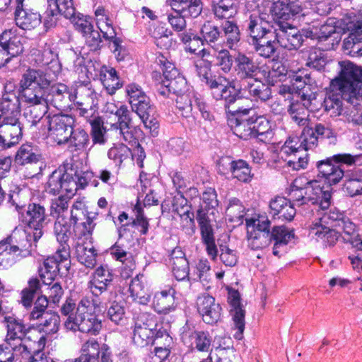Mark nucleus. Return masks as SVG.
Segmentation results:
<instances>
[{"label":"nucleus","instance_id":"obj_1","mask_svg":"<svg viewBox=\"0 0 362 362\" xmlns=\"http://www.w3.org/2000/svg\"><path fill=\"white\" fill-rule=\"evenodd\" d=\"M45 191L51 194H61L52 200L50 215L53 217L64 216L67 211L69 202L77 191V184L72 175L64 168H58L49 176L45 184Z\"/></svg>","mask_w":362,"mask_h":362},{"label":"nucleus","instance_id":"obj_2","mask_svg":"<svg viewBox=\"0 0 362 362\" xmlns=\"http://www.w3.org/2000/svg\"><path fill=\"white\" fill-rule=\"evenodd\" d=\"M20 102L16 95L0 100V147L11 148L22 139V127L18 120Z\"/></svg>","mask_w":362,"mask_h":362},{"label":"nucleus","instance_id":"obj_3","mask_svg":"<svg viewBox=\"0 0 362 362\" xmlns=\"http://www.w3.org/2000/svg\"><path fill=\"white\" fill-rule=\"evenodd\" d=\"M95 305L93 300L83 298L78 303L75 314H71L64 322L67 329L96 334L101 329V322L93 315Z\"/></svg>","mask_w":362,"mask_h":362},{"label":"nucleus","instance_id":"obj_4","mask_svg":"<svg viewBox=\"0 0 362 362\" xmlns=\"http://www.w3.org/2000/svg\"><path fill=\"white\" fill-rule=\"evenodd\" d=\"M339 65V75L332 81V86L339 88L349 100L362 98V68L349 61Z\"/></svg>","mask_w":362,"mask_h":362},{"label":"nucleus","instance_id":"obj_5","mask_svg":"<svg viewBox=\"0 0 362 362\" xmlns=\"http://www.w3.org/2000/svg\"><path fill=\"white\" fill-rule=\"evenodd\" d=\"M54 255L47 257L40 270V276L44 284H49L47 281H53L59 274H65L70 267L69 251L67 245H61Z\"/></svg>","mask_w":362,"mask_h":362},{"label":"nucleus","instance_id":"obj_6","mask_svg":"<svg viewBox=\"0 0 362 362\" xmlns=\"http://www.w3.org/2000/svg\"><path fill=\"white\" fill-rule=\"evenodd\" d=\"M361 155L351 156L349 153L334 155L332 158H327L325 160L319 161L317 164L319 173L322 175L325 182H327L329 186L339 182L344 176V171L339 166L332 164V160L335 163H342L347 165H352L356 163Z\"/></svg>","mask_w":362,"mask_h":362},{"label":"nucleus","instance_id":"obj_7","mask_svg":"<svg viewBox=\"0 0 362 362\" xmlns=\"http://www.w3.org/2000/svg\"><path fill=\"white\" fill-rule=\"evenodd\" d=\"M316 95L314 93H296L290 100L288 112L292 119L298 125L303 126L307 123L306 110L314 111L317 109Z\"/></svg>","mask_w":362,"mask_h":362},{"label":"nucleus","instance_id":"obj_8","mask_svg":"<svg viewBox=\"0 0 362 362\" xmlns=\"http://www.w3.org/2000/svg\"><path fill=\"white\" fill-rule=\"evenodd\" d=\"M74 119L67 115H55L48 119V137L57 144H65L71 136Z\"/></svg>","mask_w":362,"mask_h":362},{"label":"nucleus","instance_id":"obj_9","mask_svg":"<svg viewBox=\"0 0 362 362\" xmlns=\"http://www.w3.org/2000/svg\"><path fill=\"white\" fill-rule=\"evenodd\" d=\"M276 42L288 50L298 49L303 42V36L297 28L282 21L276 22L273 33Z\"/></svg>","mask_w":362,"mask_h":362},{"label":"nucleus","instance_id":"obj_10","mask_svg":"<svg viewBox=\"0 0 362 362\" xmlns=\"http://www.w3.org/2000/svg\"><path fill=\"white\" fill-rule=\"evenodd\" d=\"M265 16L266 14H261L258 11L245 13L243 26L252 40L263 39L273 33L274 26L266 20Z\"/></svg>","mask_w":362,"mask_h":362},{"label":"nucleus","instance_id":"obj_11","mask_svg":"<svg viewBox=\"0 0 362 362\" xmlns=\"http://www.w3.org/2000/svg\"><path fill=\"white\" fill-rule=\"evenodd\" d=\"M318 137L313 129L305 127L299 137H289L281 147L282 154L291 155L294 153H300L313 149L317 145Z\"/></svg>","mask_w":362,"mask_h":362},{"label":"nucleus","instance_id":"obj_12","mask_svg":"<svg viewBox=\"0 0 362 362\" xmlns=\"http://www.w3.org/2000/svg\"><path fill=\"white\" fill-rule=\"evenodd\" d=\"M305 194L308 202L313 205H317L315 210L317 211L318 208L324 211L328 209L330 205V186L326 185L321 180H313L308 182L305 186Z\"/></svg>","mask_w":362,"mask_h":362},{"label":"nucleus","instance_id":"obj_13","mask_svg":"<svg viewBox=\"0 0 362 362\" xmlns=\"http://www.w3.org/2000/svg\"><path fill=\"white\" fill-rule=\"evenodd\" d=\"M125 90L132 110L140 118L145 119L149 112H153V109L150 104V99L139 85L134 83H129L126 86Z\"/></svg>","mask_w":362,"mask_h":362},{"label":"nucleus","instance_id":"obj_14","mask_svg":"<svg viewBox=\"0 0 362 362\" xmlns=\"http://www.w3.org/2000/svg\"><path fill=\"white\" fill-rule=\"evenodd\" d=\"M4 322L7 327V334L6 337L7 343L11 344L14 352L20 354L27 352V346L23 343V338L26 334L25 326L21 320L16 319L13 316L5 317Z\"/></svg>","mask_w":362,"mask_h":362},{"label":"nucleus","instance_id":"obj_15","mask_svg":"<svg viewBox=\"0 0 362 362\" xmlns=\"http://www.w3.org/2000/svg\"><path fill=\"white\" fill-rule=\"evenodd\" d=\"M43 206L38 204H30L26 210L28 217V224L33 230V239L37 241L43 235V228L49 223V220Z\"/></svg>","mask_w":362,"mask_h":362},{"label":"nucleus","instance_id":"obj_16","mask_svg":"<svg viewBox=\"0 0 362 362\" xmlns=\"http://www.w3.org/2000/svg\"><path fill=\"white\" fill-rule=\"evenodd\" d=\"M228 301L230 305V313L233 322L234 328L236 332L234 337L237 339H241L245 329V312L240 303L239 293L235 290L228 291Z\"/></svg>","mask_w":362,"mask_h":362},{"label":"nucleus","instance_id":"obj_17","mask_svg":"<svg viewBox=\"0 0 362 362\" xmlns=\"http://www.w3.org/2000/svg\"><path fill=\"white\" fill-rule=\"evenodd\" d=\"M195 67L198 75L202 78L201 80L208 85L211 90L214 97L216 100H219V96L223 92V90L226 88L228 81L224 77L209 78L210 65L204 59L197 61Z\"/></svg>","mask_w":362,"mask_h":362},{"label":"nucleus","instance_id":"obj_18","mask_svg":"<svg viewBox=\"0 0 362 362\" xmlns=\"http://www.w3.org/2000/svg\"><path fill=\"white\" fill-rule=\"evenodd\" d=\"M197 304L198 311L206 323L214 324L220 320L222 309L214 297L203 294L198 298Z\"/></svg>","mask_w":362,"mask_h":362},{"label":"nucleus","instance_id":"obj_19","mask_svg":"<svg viewBox=\"0 0 362 362\" xmlns=\"http://www.w3.org/2000/svg\"><path fill=\"white\" fill-rule=\"evenodd\" d=\"M350 32L344 40V48L353 57L362 56V21H351L347 24Z\"/></svg>","mask_w":362,"mask_h":362},{"label":"nucleus","instance_id":"obj_20","mask_svg":"<svg viewBox=\"0 0 362 362\" xmlns=\"http://www.w3.org/2000/svg\"><path fill=\"white\" fill-rule=\"evenodd\" d=\"M309 235L325 247H334L340 240V232L337 228L311 223L309 226Z\"/></svg>","mask_w":362,"mask_h":362},{"label":"nucleus","instance_id":"obj_21","mask_svg":"<svg viewBox=\"0 0 362 362\" xmlns=\"http://www.w3.org/2000/svg\"><path fill=\"white\" fill-rule=\"evenodd\" d=\"M234 70L236 76L240 79L255 78L258 72L262 71V67H259L254 60L246 54L238 52L235 58Z\"/></svg>","mask_w":362,"mask_h":362},{"label":"nucleus","instance_id":"obj_22","mask_svg":"<svg viewBox=\"0 0 362 362\" xmlns=\"http://www.w3.org/2000/svg\"><path fill=\"white\" fill-rule=\"evenodd\" d=\"M3 241L14 252L16 257L23 258L30 255L31 243L25 231L15 230L9 237Z\"/></svg>","mask_w":362,"mask_h":362},{"label":"nucleus","instance_id":"obj_23","mask_svg":"<svg viewBox=\"0 0 362 362\" xmlns=\"http://www.w3.org/2000/svg\"><path fill=\"white\" fill-rule=\"evenodd\" d=\"M175 290L167 286L163 290L155 293L153 299V307L160 314H168L175 310Z\"/></svg>","mask_w":362,"mask_h":362},{"label":"nucleus","instance_id":"obj_24","mask_svg":"<svg viewBox=\"0 0 362 362\" xmlns=\"http://www.w3.org/2000/svg\"><path fill=\"white\" fill-rule=\"evenodd\" d=\"M202 211L199 212L198 223L201 229L202 240L206 247L208 256L212 259H216L218 249L215 243L214 230L208 218Z\"/></svg>","mask_w":362,"mask_h":362},{"label":"nucleus","instance_id":"obj_25","mask_svg":"<svg viewBox=\"0 0 362 362\" xmlns=\"http://www.w3.org/2000/svg\"><path fill=\"white\" fill-rule=\"evenodd\" d=\"M16 25L25 30H31L38 27L42 23V16L32 9L16 6L15 11Z\"/></svg>","mask_w":362,"mask_h":362},{"label":"nucleus","instance_id":"obj_26","mask_svg":"<svg viewBox=\"0 0 362 362\" xmlns=\"http://www.w3.org/2000/svg\"><path fill=\"white\" fill-rule=\"evenodd\" d=\"M342 98L352 102V100H349L342 94L339 88H333L331 81L323 102L325 111L329 113L331 117H337L341 115L343 111Z\"/></svg>","mask_w":362,"mask_h":362},{"label":"nucleus","instance_id":"obj_27","mask_svg":"<svg viewBox=\"0 0 362 362\" xmlns=\"http://www.w3.org/2000/svg\"><path fill=\"white\" fill-rule=\"evenodd\" d=\"M337 230L340 232V240L344 243H350L358 250H362V238L357 234L356 225L348 218L339 221Z\"/></svg>","mask_w":362,"mask_h":362},{"label":"nucleus","instance_id":"obj_28","mask_svg":"<svg viewBox=\"0 0 362 362\" xmlns=\"http://www.w3.org/2000/svg\"><path fill=\"white\" fill-rule=\"evenodd\" d=\"M51 80L42 69H28L22 75L19 83L20 88L40 87L48 88Z\"/></svg>","mask_w":362,"mask_h":362},{"label":"nucleus","instance_id":"obj_29","mask_svg":"<svg viewBox=\"0 0 362 362\" xmlns=\"http://www.w3.org/2000/svg\"><path fill=\"white\" fill-rule=\"evenodd\" d=\"M169 264L175 277L178 280H184L189 276V265L185 253L179 248H175L170 255Z\"/></svg>","mask_w":362,"mask_h":362},{"label":"nucleus","instance_id":"obj_30","mask_svg":"<svg viewBox=\"0 0 362 362\" xmlns=\"http://www.w3.org/2000/svg\"><path fill=\"white\" fill-rule=\"evenodd\" d=\"M16 29H8L0 35V42L6 51V57H10V59L20 54L23 50L21 37L16 35Z\"/></svg>","mask_w":362,"mask_h":362},{"label":"nucleus","instance_id":"obj_31","mask_svg":"<svg viewBox=\"0 0 362 362\" xmlns=\"http://www.w3.org/2000/svg\"><path fill=\"white\" fill-rule=\"evenodd\" d=\"M129 291L131 297L139 304L146 305L151 298L149 288L144 276L137 275L129 285Z\"/></svg>","mask_w":362,"mask_h":362},{"label":"nucleus","instance_id":"obj_32","mask_svg":"<svg viewBox=\"0 0 362 362\" xmlns=\"http://www.w3.org/2000/svg\"><path fill=\"white\" fill-rule=\"evenodd\" d=\"M112 280V276L107 267H99L95 271L90 281V288L92 293L98 296L106 291L108 284Z\"/></svg>","mask_w":362,"mask_h":362},{"label":"nucleus","instance_id":"obj_33","mask_svg":"<svg viewBox=\"0 0 362 362\" xmlns=\"http://www.w3.org/2000/svg\"><path fill=\"white\" fill-rule=\"evenodd\" d=\"M21 99L27 106L48 105L47 89L40 87L20 88Z\"/></svg>","mask_w":362,"mask_h":362},{"label":"nucleus","instance_id":"obj_34","mask_svg":"<svg viewBox=\"0 0 362 362\" xmlns=\"http://www.w3.org/2000/svg\"><path fill=\"white\" fill-rule=\"evenodd\" d=\"M81 351L88 356H94L100 359V362H112L109 348L105 344H100L95 339L87 340L83 344Z\"/></svg>","mask_w":362,"mask_h":362},{"label":"nucleus","instance_id":"obj_35","mask_svg":"<svg viewBox=\"0 0 362 362\" xmlns=\"http://www.w3.org/2000/svg\"><path fill=\"white\" fill-rule=\"evenodd\" d=\"M218 206L217 195L216 191L212 188L207 189L202 194V204L197 212V220L198 221L199 212L202 211L206 218L209 219V223H211L218 213L216 207Z\"/></svg>","mask_w":362,"mask_h":362},{"label":"nucleus","instance_id":"obj_36","mask_svg":"<svg viewBox=\"0 0 362 362\" xmlns=\"http://www.w3.org/2000/svg\"><path fill=\"white\" fill-rule=\"evenodd\" d=\"M99 77L107 93L112 95L122 87V83L116 70L112 67L102 66L99 71Z\"/></svg>","mask_w":362,"mask_h":362},{"label":"nucleus","instance_id":"obj_37","mask_svg":"<svg viewBox=\"0 0 362 362\" xmlns=\"http://www.w3.org/2000/svg\"><path fill=\"white\" fill-rule=\"evenodd\" d=\"M97 26L105 39H112L116 33L112 27V22L109 18L108 12L103 6H98L94 11Z\"/></svg>","mask_w":362,"mask_h":362},{"label":"nucleus","instance_id":"obj_38","mask_svg":"<svg viewBox=\"0 0 362 362\" xmlns=\"http://www.w3.org/2000/svg\"><path fill=\"white\" fill-rule=\"evenodd\" d=\"M182 339L185 344L200 351H208L211 345V340L203 332H185Z\"/></svg>","mask_w":362,"mask_h":362},{"label":"nucleus","instance_id":"obj_39","mask_svg":"<svg viewBox=\"0 0 362 362\" xmlns=\"http://www.w3.org/2000/svg\"><path fill=\"white\" fill-rule=\"evenodd\" d=\"M170 6L173 11H182L184 15L197 17L202 11L201 0H170Z\"/></svg>","mask_w":362,"mask_h":362},{"label":"nucleus","instance_id":"obj_40","mask_svg":"<svg viewBox=\"0 0 362 362\" xmlns=\"http://www.w3.org/2000/svg\"><path fill=\"white\" fill-rule=\"evenodd\" d=\"M48 105L50 104L57 108H62L69 99L70 95L68 87L63 83L52 86L49 92H47Z\"/></svg>","mask_w":362,"mask_h":362},{"label":"nucleus","instance_id":"obj_41","mask_svg":"<svg viewBox=\"0 0 362 362\" xmlns=\"http://www.w3.org/2000/svg\"><path fill=\"white\" fill-rule=\"evenodd\" d=\"M151 325L136 323L133 332V341L140 347H144L153 341L154 329Z\"/></svg>","mask_w":362,"mask_h":362},{"label":"nucleus","instance_id":"obj_42","mask_svg":"<svg viewBox=\"0 0 362 362\" xmlns=\"http://www.w3.org/2000/svg\"><path fill=\"white\" fill-rule=\"evenodd\" d=\"M253 137L258 138L260 141H269L273 137V132L269 121L262 116L253 115Z\"/></svg>","mask_w":362,"mask_h":362},{"label":"nucleus","instance_id":"obj_43","mask_svg":"<svg viewBox=\"0 0 362 362\" xmlns=\"http://www.w3.org/2000/svg\"><path fill=\"white\" fill-rule=\"evenodd\" d=\"M211 8L213 13L218 19H230L236 14L232 0H212Z\"/></svg>","mask_w":362,"mask_h":362},{"label":"nucleus","instance_id":"obj_44","mask_svg":"<svg viewBox=\"0 0 362 362\" xmlns=\"http://www.w3.org/2000/svg\"><path fill=\"white\" fill-rule=\"evenodd\" d=\"M180 39L185 45V48L187 52L197 54V52L198 51L199 53H202V57L206 56L207 52L205 49H199L203 45L202 38L192 33L190 30L181 33L180 35Z\"/></svg>","mask_w":362,"mask_h":362},{"label":"nucleus","instance_id":"obj_45","mask_svg":"<svg viewBox=\"0 0 362 362\" xmlns=\"http://www.w3.org/2000/svg\"><path fill=\"white\" fill-rule=\"evenodd\" d=\"M252 126L253 115L248 118L237 117L235 119V124L232 125V129L236 136L247 140L254 136Z\"/></svg>","mask_w":362,"mask_h":362},{"label":"nucleus","instance_id":"obj_46","mask_svg":"<svg viewBox=\"0 0 362 362\" xmlns=\"http://www.w3.org/2000/svg\"><path fill=\"white\" fill-rule=\"evenodd\" d=\"M272 11L279 19H287L290 15L293 16L300 11V8L288 0H278L273 4Z\"/></svg>","mask_w":362,"mask_h":362},{"label":"nucleus","instance_id":"obj_47","mask_svg":"<svg viewBox=\"0 0 362 362\" xmlns=\"http://www.w3.org/2000/svg\"><path fill=\"white\" fill-rule=\"evenodd\" d=\"M76 253L78 260L88 268H93L96 264L97 252L91 245L78 244Z\"/></svg>","mask_w":362,"mask_h":362},{"label":"nucleus","instance_id":"obj_48","mask_svg":"<svg viewBox=\"0 0 362 362\" xmlns=\"http://www.w3.org/2000/svg\"><path fill=\"white\" fill-rule=\"evenodd\" d=\"M226 45L230 49H235L240 40V33L236 23L227 21L223 25Z\"/></svg>","mask_w":362,"mask_h":362},{"label":"nucleus","instance_id":"obj_49","mask_svg":"<svg viewBox=\"0 0 362 362\" xmlns=\"http://www.w3.org/2000/svg\"><path fill=\"white\" fill-rule=\"evenodd\" d=\"M248 245L252 250H260L268 246L271 242V235L268 231L247 230Z\"/></svg>","mask_w":362,"mask_h":362},{"label":"nucleus","instance_id":"obj_50","mask_svg":"<svg viewBox=\"0 0 362 362\" xmlns=\"http://www.w3.org/2000/svg\"><path fill=\"white\" fill-rule=\"evenodd\" d=\"M286 71L285 66L279 62H274L271 69L267 67L262 69L264 80L272 85L281 81L286 76Z\"/></svg>","mask_w":362,"mask_h":362},{"label":"nucleus","instance_id":"obj_51","mask_svg":"<svg viewBox=\"0 0 362 362\" xmlns=\"http://www.w3.org/2000/svg\"><path fill=\"white\" fill-rule=\"evenodd\" d=\"M107 156L113 160L116 165L120 166L124 160L130 158L132 151L129 147L123 144H115L108 150Z\"/></svg>","mask_w":362,"mask_h":362},{"label":"nucleus","instance_id":"obj_52","mask_svg":"<svg viewBox=\"0 0 362 362\" xmlns=\"http://www.w3.org/2000/svg\"><path fill=\"white\" fill-rule=\"evenodd\" d=\"M230 165V171L235 178L244 182H249L251 180V170L245 160L232 161Z\"/></svg>","mask_w":362,"mask_h":362},{"label":"nucleus","instance_id":"obj_53","mask_svg":"<svg viewBox=\"0 0 362 362\" xmlns=\"http://www.w3.org/2000/svg\"><path fill=\"white\" fill-rule=\"evenodd\" d=\"M247 89L250 95L263 101L269 100L272 95L269 86L256 78L252 83L247 84Z\"/></svg>","mask_w":362,"mask_h":362},{"label":"nucleus","instance_id":"obj_54","mask_svg":"<svg viewBox=\"0 0 362 362\" xmlns=\"http://www.w3.org/2000/svg\"><path fill=\"white\" fill-rule=\"evenodd\" d=\"M226 214L230 222H240L245 216V207L239 199H231L226 208Z\"/></svg>","mask_w":362,"mask_h":362},{"label":"nucleus","instance_id":"obj_55","mask_svg":"<svg viewBox=\"0 0 362 362\" xmlns=\"http://www.w3.org/2000/svg\"><path fill=\"white\" fill-rule=\"evenodd\" d=\"M15 160L20 165H25L38 161L39 156L34 152L30 145L25 144L19 148Z\"/></svg>","mask_w":362,"mask_h":362},{"label":"nucleus","instance_id":"obj_56","mask_svg":"<svg viewBox=\"0 0 362 362\" xmlns=\"http://www.w3.org/2000/svg\"><path fill=\"white\" fill-rule=\"evenodd\" d=\"M48 105L27 106L24 116L30 127L35 126L44 117L47 111Z\"/></svg>","mask_w":362,"mask_h":362},{"label":"nucleus","instance_id":"obj_57","mask_svg":"<svg viewBox=\"0 0 362 362\" xmlns=\"http://www.w3.org/2000/svg\"><path fill=\"white\" fill-rule=\"evenodd\" d=\"M130 117L129 116L126 117V119H122L113 124L117 129L119 130V134L122 136L123 139L129 144H136V138L135 135L136 129L134 127L130 125Z\"/></svg>","mask_w":362,"mask_h":362},{"label":"nucleus","instance_id":"obj_58","mask_svg":"<svg viewBox=\"0 0 362 362\" xmlns=\"http://www.w3.org/2000/svg\"><path fill=\"white\" fill-rule=\"evenodd\" d=\"M56 221L54 226V232L57 240L62 245H66L65 243L69 238V226L67 223L65 216L55 217Z\"/></svg>","mask_w":362,"mask_h":362},{"label":"nucleus","instance_id":"obj_59","mask_svg":"<svg viewBox=\"0 0 362 362\" xmlns=\"http://www.w3.org/2000/svg\"><path fill=\"white\" fill-rule=\"evenodd\" d=\"M341 214L338 211H329L328 212L319 213L318 217L316 218L312 223L328 226L333 228H337L339 221H341Z\"/></svg>","mask_w":362,"mask_h":362},{"label":"nucleus","instance_id":"obj_60","mask_svg":"<svg viewBox=\"0 0 362 362\" xmlns=\"http://www.w3.org/2000/svg\"><path fill=\"white\" fill-rule=\"evenodd\" d=\"M66 18L70 19L75 29L81 33L82 35L89 32L93 28L90 18L80 13H76L74 12L72 16L67 17Z\"/></svg>","mask_w":362,"mask_h":362},{"label":"nucleus","instance_id":"obj_61","mask_svg":"<svg viewBox=\"0 0 362 362\" xmlns=\"http://www.w3.org/2000/svg\"><path fill=\"white\" fill-rule=\"evenodd\" d=\"M275 42V40L273 41L272 40L264 41L263 39L253 40L255 50L259 56L269 58L276 52Z\"/></svg>","mask_w":362,"mask_h":362},{"label":"nucleus","instance_id":"obj_62","mask_svg":"<svg viewBox=\"0 0 362 362\" xmlns=\"http://www.w3.org/2000/svg\"><path fill=\"white\" fill-rule=\"evenodd\" d=\"M193 93L191 92H185L180 95H177L175 99L176 106L181 112L183 117H187L192 110V96Z\"/></svg>","mask_w":362,"mask_h":362},{"label":"nucleus","instance_id":"obj_63","mask_svg":"<svg viewBox=\"0 0 362 362\" xmlns=\"http://www.w3.org/2000/svg\"><path fill=\"white\" fill-rule=\"evenodd\" d=\"M164 86L168 93L173 92L176 95L188 90L187 81L180 74L168 81H164Z\"/></svg>","mask_w":362,"mask_h":362},{"label":"nucleus","instance_id":"obj_64","mask_svg":"<svg viewBox=\"0 0 362 362\" xmlns=\"http://www.w3.org/2000/svg\"><path fill=\"white\" fill-rule=\"evenodd\" d=\"M272 237L277 245L285 246L294 238V233L285 226H277L273 228Z\"/></svg>","mask_w":362,"mask_h":362}]
</instances>
